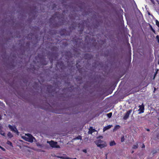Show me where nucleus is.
<instances>
[{"label": "nucleus", "instance_id": "nucleus-2", "mask_svg": "<svg viewBox=\"0 0 159 159\" xmlns=\"http://www.w3.org/2000/svg\"><path fill=\"white\" fill-rule=\"evenodd\" d=\"M47 143H49L50 146L52 148H60V147L59 145H57V142H54L53 141H47Z\"/></svg>", "mask_w": 159, "mask_h": 159}, {"label": "nucleus", "instance_id": "nucleus-9", "mask_svg": "<svg viewBox=\"0 0 159 159\" xmlns=\"http://www.w3.org/2000/svg\"><path fill=\"white\" fill-rule=\"evenodd\" d=\"M59 157L61 159H77L76 158H70L69 157Z\"/></svg>", "mask_w": 159, "mask_h": 159}, {"label": "nucleus", "instance_id": "nucleus-8", "mask_svg": "<svg viewBox=\"0 0 159 159\" xmlns=\"http://www.w3.org/2000/svg\"><path fill=\"white\" fill-rule=\"evenodd\" d=\"M112 126V125H108L104 127L103 129V131L104 132L106 130L110 129Z\"/></svg>", "mask_w": 159, "mask_h": 159}, {"label": "nucleus", "instance_id": "nucleus-6", "mask_svg": "<svg viewBox=\"0 0 159 159\" xmlns=\"http://www.w3.org/2000/svg\"><path fill=\"white\" fill-rule=\"evenodd\" d=\"M98 147H99L100 148H103L106 147L107 146V143L105 142H103L101 144H98Z\"/></svg>", "mask_w": 159, "mask_h": 159}, {"label": "nucleus", "instance_id": "nucleus-7", "mask_svg": "<svg viewBox=\"0 0 159 159\" xmlns=\"http://www.w3.org/2000/svg\"><path fill=\"white\" fill-rule=\"evenodd\" d=\"M95 131V129H93L92 127H90L89 129V131L88 132L89 134H92V133Z\"/></svg>", "mask_w": 159, "mask_h": 159}, {"label": "nucleus", "instance_id": "nucleus-29", "mask_svg": "<svg viewBox=\"0 0 159 159\" xmlns=\"http://www.w3.org/2000/svg\"><path fill=\"white\" fill-rule=\"evenodd\" d=\"M158 36H157V38H158Z\"/></svg>", "mask_w": 159, "mask_h": 159}, {"label": "nucleus", "instance_id": "nucleus-13", "mask_svg": "<svg viewBox=\"0 0 159 159\" xmlns=\"http://www.w3.org/2000/svg\"><path fill=\"white\" fill-rule=\"evenodd\" d=\"M7 143L8 144V145H10L11 146V147H12V143L10 142V141H7Z\"/></svg>", "mask_w": 159, "mask_h": 159}, {"label": "nucleus", "instance_id": "nucleus-28", "mask_svg": "<svg viewBox=\"0 0 159 159\" xmlns=\"http://www.w3.org/2000/svg\"><path fill=\"white\" fill-rule=\"evenodd\" d=\"M133 152H134V151H132V153H133Z\"/></svg>", "mask_w": 159, "mask_h": 159}, {"label": "nucleus", "instance_id": "nucleus-16", "mask_svg": "<svg viewBox=\"0 0 159 159\" xmlns=\"http://www.w3.org/2000/svg\"><path fill=\"white\" fill-rule=\"evenodd\" d=\"M138 148V144H136V145H133V148L134 149H137Z\"/></svg>", "mask_w": 159, "mask_h": 159}, {"label": "nucleus", "instance_id": "nucleus-4", "mask_svg": "<svg viewBox=\"0 0 159 159\" xmlns=\"http://www.w3.org/2000/svg\"><path fill=\"white\" fill-rule=\"evenodd\" d=\"M132 111V110H129V111H127L124 115L123 117V119L125 120L127 119Z\"/></svg>", "mask_w": 159, "mask_h": 159}, {"label": "nucleus", "instance_id": "nucleus-19", "mask_svg": "<svg viewBox=\"0 0 159 159\" xmlns=\"http://www.w3.org/2000/svg\"><path fill=\"white\" fill-rule=\"evenodd\" d=\"M0 148L2 150H3V151H5V149H4V148H2V147L1 146H0Z\"/></svg>", "mask_w": 159, "mask_h": 159}, {"label": "nucleus", "instance_id": "nucleus-15", "mask_svg": "<svg viewBox=\"0 0 159 159\" xmlns=\"http://www.w3.org/2000/svg\"><path fill=\"white\" fill-rule=\"evenodd\" d=\"M7 136H8V137H9L10 138H11L13 136H12V134H11V133H10V132H9L7 134Z\"/></svg>", "mask_w": 159, "mask_h": 159}, {"label": "nucleus", "instance_id": "nucleus-18", "mask_svg": "<svg viewBox=\"0 0 159 159\" xmlns=\"http://www.w3.org/2000/svg\"><path fill=\"white\" fill-rule=\"evenodd\" d=\"M124 140H125L124 137V136H123L121 138V142H124Z\"/></svg>", "mask_w": 159, "mask_h": 159}, {"label": "nucleus", "instance_id": "nucleus-11", "mask_svg": "<svg viewBox=\"0 0 159 159\" xmlns=\"http://www.w3.org/2000/svg\"><path fill=\"white\" fill-rule=\"evenodd\" d=\"M116 144V143L114 141H111L110 142L109 145L110 146H112Z\"/></svg>", "mask_w": 159, "mask_h": 159}, {"label": "nucleus", "instance_id": "nucleus-12", "mask_svg": "<svg viewBox=\"0 0 159 159\" xmlns=\"http://www.w3.org/2000/svg\"><path fill=\"white\" fill-rule=\"evenodd\" d=\"M120 126L119 125H116L114 128V130L115 131V130H116L117 129H119L120 128Z\"/></svg>", "mask_w": 159, "mask_h": 159}, {"label": "nucleus", "instance_id": "nucleus-30", "mask_svg": "<svg viewBox=\"0 0 159 159\" xmlns=\"http://www.w3.org/2000/svg\"><path fill=\"white\" fill-rule=\"evenodd\" d=\"M0 159H1V158H0Z\"/></svg>", "mask_w": 159, "mask_h": 159}, {"label": "nucleus", "instance_id": "nucleus-25", "mask_svg": "<svg viewBox=\"0 0 159 159\" xmlns=\"http://www.w3.org/2000/svg\"><path fill=\"white\" fill-rule=\"evenodd\" d=\"M107 154H106V159H107Z\"/></svg>", "mask_w": 159, "mask_h": 159}, {"label": "nucleus", "instance_id": "nucleus-22", "mask_svg": "<svg viewBox=\"0 0 159 159\" xmlns=\"http://www.w3.org/2000/svg\"><path fill=\"white\" fill-rule=\"evenodd\" d=\"M83 151L84 152H85V153H86V152H87V150H86V149H84V150H83Z\"/></svg>", "mask_w": 159, "mask_h": 159}, {"label": "nucleus", "instance_id": "nucleus-17", "mask_svg": "<svg viewBox=\"0 0 159 159\" xmlns=\"http://www.w3.org/2000/svg\"><path fill=\"white\" fill-rule=\"evenodd\" d=\"M156 24L157 26L159 27V22L157 20H156Z\"/></svg>", "mask_w": 159, "mask_h": 159}, {"label": "nucleus", "instance_id": "nucleus-21", "mask_svg": "<svg viewBox=\"0 0 159 159\" xmlns=\"http://www.w3.org/2000/svg\"><path fill=\"white\" fill-rule=\"evenodd\" d=\"M77 139H80L81 140L82 139L81 137L79 136V137H77L76 138Z\"/></svg>", "mask_w": 159, "mask_h": 159}, {"label": "nucleus", "instance_id": "nucleus-27", "mask_svg": "<svg viewBox=\"0 0 159 159\" xmlns=\"http://www.w3.org/2000/svg\"><path fill=\"white\" fill-rule=\"evenodd\" d=\"M1 119V116L0 115V119Z\"/></svg>", "mask_w": 159, "mask_h": 159}, {"label": "nucleus", "instance_id": "nucleus-14", "mask_svg": "<svg viewBox=\"0 0 159 159\" xmlns=\"http://www.w3.org/2000/svg\"><path fill=\"white\" fill-rule=\"evenodd\" d=\"M112 115V113L110 112L108 114H107V116L109 118H110L111 116Z\"/></svg>", "mask_w": 159, "mask_h": 159}, {"label": "nucleus", "instance_id": "nucleus-5", "mask_svg": "<svg viewBox=\"0 0 159 159\" xmlns=\"http://www.w3.org/2000/svg\"><path fill=\"white\" fill-rule=\"evenodd\" d=\"M139 109L138 110V111H139V114H141L144 112V105L143 103H142L141 105H140L139 106Z\"/></svg>", "mask_w": 159, "mask_h": 159}, {"label": "nucleus", "instance_id": "nucleus-26", "mask_svg": "<svg viewBox=\"0 0 159 159\" xmlns=\"http://www.w3.org/2000/svg\"><path fill=\"white\" fill-rule=\"evenodd\" d=\"M146 130L148 131H149V129H147Z\"/></svg>", "mask_w": 159, "mask_h": 159}, {"label": "nucleus", "instance_id": "nucleus-3", "mask_svg": "<svg viewBox=\"0 0 159 159\" xmlns=\"http://www.w3.org/2000/svg\"><path fill=\"white\" fill-rule=\"evenodd\" d=\"M8 127L11 131L14 132L18 135V130L14 126H12L10 125H9Z\"/></svg>", "mask_w": 159, "mask_h": 159}, {"label": "nucleus", "instance_id": "nucleus-24", "mask_svg": "<svg viewBox=\"0 0 159 159\" xmlns=\"http://www.w3.org/2000/svg\"><path fill=\"white\" fill-rule=\"evenodd\" d=\"M145 147V146L144 144H143V146L142 147V148H144Z\"/></svg>", "mask_w": 159, "mask_h": 159}, {"label": "nucleus", "instance_id": "nucleus-1", "mask_svg": "<svg viewBox=\"0 0 159 159\" xmlns=\"http://www.w3.org/2000/svg\"><path fill=\"white\" fill-rule=\"evenodd\" d=\"M22 138L25 140L32 143L34 138L31 134H26L25 136L22 137Z\"/></svg>", "mask_w": 159, "mask_h": 159}, {"label": "nucleus", "instance_id": "nucleus-23", "mask_svg": "<svg viewBox=\"0 0 159 159\" xmlns=\"http://www.w3.org/2000/svg\"><path fill=\"white\" fill-rule=\"evenodd\" d=\"M151 2L153 3H154V0H150Z\"/></svg>", "mask_w": 159, "mask_h": 159}, {"label": "nucleus", "instance_id": "nucleus-20", "mask_svg": "<svg viewBox=\"0 0 159 159\" xmlns=\"http://www.w3.org/2000/svg\"><path fill=\"white\" fill-rule=\"evenodd\" d=\"M1 135H2V136H5V134L4 133H2V132H1Z\"/></svg>", "mask_w": 159, "mask_h": 159}, {"label": "nucleus", "instance_id": "nucleus-10", "mask_svg": "<svg viewBox=\"0 0 159 159\" xmlns=\"http://www.w3.org/2000/svg\"><path fill=\"white\" fill-rule=\"evenodd\" d=\"M103 142L101 140H98L95 142V143L98 146V144H101Z\"/></svg>", "mask_w": 159, "mask_h": 159}]
</instances>
